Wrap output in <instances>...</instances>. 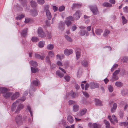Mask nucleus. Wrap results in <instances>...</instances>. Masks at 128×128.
Instances as JSON below:
<instances>
[{"mask_svg":"<svg viewBox=\"0 0 128 128\" xmlns=\"http://www.w3.org/2000/svg\"><path fill=\"white\" fill-rule=\"evenodd\" d=\"M115 85L118 87H120L122 86V84L120 82H116Z\"/></svg>","mask_w":128,"mask_h":128,"instance_id":"nucleus-34","label":"nucleus"},{"mask_svg":"<svg viewBox=\"0 0 128 128\" xmlns=\"http://www.w3.org/2000/svg\"><path fill=\"white\" fill-rule=\"evenodd\" d=\"M52 8L54 12L58 10V8L56 6H53Z\"/></svg>","mask_w":128,"mask_h":128,"instance_id":"nucleus-64","label":"nucleus"},{"mask_svg":"<svg viewBox=\"0 0 128 128\" xmlns=\"http://www.w3.org/2000/svg\"><path fill=\"white\" fill-rule=\"evenodd\" d=\"M40 84V82L38 80H34L33 81L32 83L30 88V93L31 95V93L32 92V91H34L36 90V89L33 85L36 86H38Z\"/></svg>","mask_w":128,"mask_h":128,"instance_id":"nucleus-1","label":"nucleus"},{"mask_svg":"<svg viewBox=\"0 0 128 128\" xmlns=\"http://www.w3.org/2000/svg\"><path fill=\"white\" fill-rule=\"evenodd\" d=\"M65 37L67 41L70 42H72L73 40L68 35H65Z\"/></svg>","mask_w":128,"mask_h":128,"instance_id":"nucleus-31","label":"nucleus"},{"mask_svg":"<svg viewBox=\"0 0 128 128\" xmlns=\"http://www.w3.org/2000/svg\"><path fill=\"white\" fill-rule=\"evenodd\" d=\"M46 62L50 66L51 65V64L50 61L48 57L47 56L46 59Z\"/></svg>","mask_w":128,"mask_h":128,"instance_id":"nucleus-46","label":"nucleus"},{"mask_svg":"<svg viewBox=\"0 0 128 128\" xmlns=\"http://www.w3.org/2000/svg\"><path fill=\"white\" fill-rule=\"evenodd\" d=\"M104 6L107 7H110L112 6V5L108 3H104L103 4Z\"/></svg>","mask_w":128,"mask_h":128,"instance_id":"nucleus-43","label":"nucleus"},{"mask_svg":"<svg viewBox=\"0 0 128 128\" xmlns=\"http://www.w3.org/2000/svg\"><path fill=\"white\" fill-rule=\"evenodd\" d=\"M122 23L123 24H126L128 22V20L126 19L123 16L122 17Z\"/></svg>","mask_w":128,"mask_h":128,"instance_id":"nucleus-52","label":"nucleus"},{"mask_svg":"<svg viewBox=\"0 0 128 128\" xmlns=\"http://www.w3.org/2000/svg\"><path fill=\"white\" fill-rule=\"evenodd\" d=\"M87 110L86 109L84 108L80 112V114L82 116L84 115L86 113Z\"/></svg>","mask_w":128,"mask_h":128,"instance_id":"nucleus-29","label":"nucleus"},{"mask_svg":"<svg viewBox=\"0 0 128 128\" xmlns=\"http://www.w3.org/2000/svg\"><path fill=\"white\" fill-rule=\"evenodd\" d=\"M32 72L34 73H36L38 72V68H34L31 67Z\"/></svg>","mask_w":128,"mask_h":128,"instance_id":"nucleus-36","label":"nucleus"},{"mask_svg":"<svg viewBox=\"0 0 128 128\" xmlns=\"http://www.w3.org/2000/svg\"><path fill=\"white\" fill-rule=\"evenodd\" d=\"M56 75L60 78L63 77L64 76V74L59 70L56 72Z\"/></svg>","mask_w":128,"mask_h":128,"instance_id":"nucleus-22","label":"nucleus"},{"mask_svg":"<svg viewBox=\"0 0 128 128\" xmlns=\"http://www.w3.org/2000/svg\"><path fill=\"white\" fill-rule=\"evenodd\" d=\"M118 65L117 64H114L112 66L111 70V71L113 72L118 67Z\"/></svg>","mask_w":128,"mask_h":128,"instance_id":"nucleus-49","label":"nucleus"},{"mask_svg":"<svg viewBox=\"0 0 128 128\" xmlns=\"http://www.w3.org/2000/svg\"><path fill=\"white\" fill-rule=\"evenodd\" d=\"M64 78L66 80L67 82H68L70 81V77L68 76H65Z\"/></svg>","mask_w":128,"mask_h":128,"instance_id":"nucleus-53","label":"nucleus"},{"mask_svg":"<svg viewBox=\"0 0 128 128\" xmlns=\"http://www.w3.org/2000/svg\"><path fill=\"white\" fill-rule=\"evenodd\" d=\"M24 107V105L23 104H20L19 105L17 108L15 113L17 114L19 113L21 110Z\"/></svg>","mask_w":128,"mask_h":128,"instance_id":"nucleus-10","label":"nucleus"},{"mask_svg":"<svg viewBox=\"0 0 128 128\" xmlns=\"http://www.w3.org/2000/svg\"><path fill=\"white\" fill-rule=\"evenodd\" d=\"M96 102L97 105L98 106H101L102 105V103L98 100H96Z\"/></svg>","mask_w":128,"mask_h":128,"instance_id":"nucleus-58","label":"nucleus"},{"mask_svg":"<svg viewBox=\"0 0 128 128\" xmlns=\"http://www.w3.org/2000/svg\"><path fill=\"white\" fill-rule=\"evenodd\" d=\"M48 56L50 58H53L54 57V56L53 51H50L48 53Z\"/></svg>","mask_w":128,"mask_h":128,"instance_id":"nucleus-39","label":"nucleus"},{"mask_svg":"<svg viewBox=\"0 0 128 128\" xmlns=\"http://www.w3.org/2000/svg\"><path fill=\"white\" fill-rule=\"evenodd\" d=\"M45 42L44 41L40 42L38 44V46L40 48H43L44 46Z\"/></svg>","mask_w":128,"mask_h":128,"instance_id":"nucleus-26","label":"nucleus"},{"mask_svg":"<svg viewBox=\"0 0 128 128\" xmlns=\"http://www.w3.org/2000/svg\"><path fill=\"white\" fill-rule=\"evenodd\" d=\"M12 93L11 92H9L8 91L6 92L4 94L3 96L4 98H10L12 95Z\"/></svg>","mask_w":128,"mask_h":128,"instance_id":"nucleus-13","label":"nucleus"},{"mask_svg":"<svg viewBox=\"0 0 128 128\" xmlns=\"http://www.w3.org/2000/svg\"><path fill=\"white\" fill-rule=\"evenodd\" d=\"M86 81H84L82 82V84L81 85V86L82 90H84V85L83 83L85 84L86 83Z\"/></svg>","mask_w":128,"mask_h":128,"instance_id":"nucleus-61","label":"nucleus"},{"mask_svg":"<svg viewBox=\"0 0 128 128\" xmlns=\"http://www.w3.org/2000/svg\"><path fill=\"white\" fill-rule=\"evenodd\" d=\"M104 122L106 125V128H110V125L109 122L106 120H104Z\"/></svg>","mask_w":128,"mask_h":128,"instance_id":"nucleus-30","label":"nucleus"},{"mask_svg":"<svg viewBox=\"0 0 128 128\" xmlns=\"http://www.w3.org/2000/svg\"><path fill=\"white\" fill-rule=\"evenodd\" d=\"M71 92V96L73 98H75L78 96V95L76 93H74L72 91Z\"/></svg>","mask_w":128,"mask_h":128,"instance_id":"nucleus-41","label":"nucleus"},{"mask_svg":"<svg viewBox=\"0 0 128 128\" xmlns=\"http://www.w3.org/2000/svg\"><path fill=\"white\" fill-rule=\"evenodd\" d=\"M56 64L58 66H63L62 63L60 61H58L56 63Z\"/></svg>","mask_w":128,"mask_h":128,"instance_id":"nucleus-59","label":"nucleus"},{"mask_svg":"<svg viewBox=\"0 0 128 128\" xmlns=\"http://www.w3.org/2000/svg\"><path fill=\"white\" fill-rule=\"evenodd\" d=\"M123 58V60H122V61L124 62H126L128 60V58L127 57H124Z\"/></svg>","mask_w":128,"mask_h":128,"instance_id":"nucleus-62","label":"nucleus"},{"mask_svg":"<svg viewBox=\"0 0 128 128\" xmlns=\"http://www.w3.org/2000/svg\"><path fill=\"white\" fill-rule=\"evenodd\" d=\"M24 15L23 14H21L17 17L16 18L17 20H20L22 18H24Z\"/></svg>","mask_w":128,"mask_h":128,"instance_id":"nucleus-47","label":"nucleus"},{"mask_svg":"<svg viewBox=\"0 0 128 128\" xmlns=\"http://www.w3.org/2000/svg\"><path fill=\"white\" fill-rule=\"evenodd\" d=\"M76 55L77 58L78 59L80 58V52H76Z\"/></svg>","mask_w":128,"mask_h":128,"instance_id":"nucleus-55","label":"nucleus"},{"mask_svg":"<svg viewBox=\"0 0 128 128\" xmlns=\"http://www.w3.org/2000/svg\"><path fill=\"white\" fill-rule=\"evenodd\" d=\"M119 125L120 126H124L126 127L127 128H128V122H121L119 124Z\"/></svg>","mask_w":128,"mask_h":128,"instance_id":"nucleus-32","label":"nucleus"},{"mask_svg":"<svg viewBox=\"0 0 128 128\" xmlns=\"http://www.w3.org/2000/svg\"><path fill=\"white\" fill-rule=\"evenodd\" d=\"M88 126L90 128H100V126L96 123L92 124V123H89Z\"/></svg>","mask_w":128,"mask_h":128,"instance_id":"nucleus-9","label":"nucleus"},{"mask_svg":"<svg viewBox=\"0 0 128 128\" xmlns=\"http://www.w3.org/2000/svg\"><path fill=\"white\" fill-rule=\"evenodd\" d=\"M32 16H36L38 15L37 11L35 10H32L31 12Z\"/></svg>","mask_w":128,"mask_h":128,"instance_id":"nucleus-23","label":"nucleus"},{"mask_svg":"<svg viewBox=\"0 0 128 128\" xmlns=\"http://www.w3.org/2000/svg\"><path fill=\"white\" fill-rule=\"evenodd\" d=\"M77 28V27L76 26H73L72 28V30L73 31H75Z\"/></svg>","mask_w":128,"mask_h":128,"instance_id":"nucleus-63","label":"nucleus"},{"mask_svg":"<svg viewBox=\"0 0 128 128\" xmlns=\"http://www.w3.org/2000/svg\"><path fill=\"white\" fill-rule=\"evenodd\" d=\"M31 6L32 7L34 8L37 6V4L36 2L33 1H32L30 2Z\"/></svg>","mask_w":128,"mask_h":128,"instance_id":"nucleus-35","label":"nucleus"},{"mask_svg":"<svg viewBox=\"0 0 128 128\" xmlns=\"http://www.w3.org/2000/svg\"><path fill=\"white\" fill-rule=\"evenodd\" d=\"M110 33V31L107 29L105 30H104V34L103 36L104 37H106L109 35Z\"/></svg>","mask_w":128,"mask_h":128,"instance_id":"nucleus-21","label":"nucleus"},{"mask_svg":"<svg viewBox=\"0 0 128 128\" xmlns=\"http://www.w3.org/2000/svg\"><path fill=\"white\" fill-rule=\"evenodd\" d=\"M20 1L22 2L21 3L24 6H27V4L26 3V0H20Z\"/></svg>","mask_w":128,"mask_h":128,"instance_id":"nucleus-44","label":"nucleus"},{"mask_svg":"<svg viewBox=\"0 0 128 128\" xmlns=\"http://www.w3.org/2000/svg\"><path fill=\"white\" fill-rule=\"evenodd\" d=\"M108 89L109 91L110 92H112L114 90L112 86H109Z\"/></svg>","mask_w":128,"mask_h":128,"instance_id":"nucleus-56","label":"nucleus"},{"mask_svg":"<svg viewBox=\"0 0 128 128\" xmlns=\"http://www.w3.org/2000/svg\"><path fill=\"white\" fill-rule=\"evenodd\" d=\"M73 18L72 16H70L66 18V20L65 23L68 27L71 24V21H73Z\"/></svg>","mask_w":128,"mask_h":128,"instance_id":"nucleus-6","label":"nucleus"},{"mask_svg":"<svg viewBox=\"0 0 128 128\" xmlns=\"http://www.w3.org/2000/svg\"><path fill=\"white\" fill-rule=\"evenodd\" d=\"M34 56L36 58L38 59H41L42 60H44L45 57V56H41L40 55L37 54H35Z\"/></svg>","mask_w":128,"mask_h":128,"instance_id":"nucleus-15","label":"nucleus"},{"mask_svg":"<svg viewBox=\"0 0 128 128\" xmlns=\"http://www.w3.org/2000/svg\"><path fill=\"white\" fill-rule=\"evenodd\" d=\"M83 93L84 95L87 98H88L89 97V95L88 93L86 92H83Z\"/></svg>","mask_w":128,"mask_h":128,"instance_id":"nucleus-60","label":"nucleus"},{"mask_svg":"<svg viewBox=\"0 0 128 128\" xmlns=\"http://www.w3.org/2000/svg\"><path fill=\"white\" fill-rule=\"evenodd\" d=\"M16 102H15L12 105L11 110L12 112L16 111V108L17 104Z\"/></svg>","mask_w":128,"mask_h":128,"instance_id":"nucleus-17","label":"nucleus"},{"mask_svg":"<svg viewBox=\"0 0 128 128\" xmlns=\"http://www.w3.org/2000/svg\"><path fill=\"white\" fill-rule=\"evenodd\" d=\"M20 94L18 92H16L12 96V100H14L19 96Z\"/></svg>","mask_w":128,"mask_h":128,"instance_id":"nucleus-19","label":"nucleus"},{"mask_svg":"<svg viewBox=\"0 0 128 128\" xmlns=\"http://www.w3.org/2000/svg\"><path fill=\"white\" fill-rule=\"evenodd\" d=\"M89 62L86 60H84L82 62V65L85 67H87L88 66V65L89 64Z\"/></svg>","mask_w":128,"mask_h":128,"instance_id":"nucleus-27","label":"nucleus"},{"mask_svg":"<svg viewBox=\"0 0 128 128\" xmlns=\"http://www.w3.org/2000/svg\"><path fill=\"white\" fill-rule=\"evenodd\" d=\"M80 11H76L75 14L74 15L73 18L74 20H77L79 19L80 18Z\"/></svg>","mask_w":128,"mask_h":128,"instance_id":"nucleus-12","label":"nucleus"},{"mask_svg":"<svg viewBox=\"0 0 128 128\" xmlns=\"http://www.w3.org/2000/svg\"><path fill=\"white\" fill-rule=\"evenodd\" d=\"M68 120L70 124H72L74 121L72 117L70 115L68 116Z\"/></svg>","mask_w":128,"mask_h":128,"instance_id":"nucleus-24","label":"nucleus"},{"mask_svg":"<svg viewBox=\"0 0 128 128\" xmlns=\"http://www.w3.org/2000/svg\"><path fill=\"white\" fill-rule=\"evenodd\" d=\"M26 110H28L29 111L30 114L31 116H33L32 112L31 111V108L30 106H28L27 107Z\"/></svg>","mask_w":128,"mask_h":128,"instance_id":"nucleus-50","label":"nucleus"},{"mask_svg":"<svg viewBox=\"0 0 128 128\" xmlns=\"http://www.w3.org/2000/svg\"><path fill=\"white\" fill-rule=\"evenodd\" d=\"M108 118L112 124L114 125L115 124V122L118 123L117 119L114 115H113L112 117L110 116H108Z\"/></svg>","mask_w":128,"mask_h":128,"instance_id":"nucleus-4","label":"nucleus"},{"mask_svg":"<svg viewBox=\"0 0 128 128\" xmlns=\"http://www.w3.org/2000/svg\"><path fill=\"white\" fill-rule=\"evenodd\" d=\"M80 28L82 29L80 30V35L81 36H84L85 34L87 36H88L89 35V33L88 32L85 30L86 29V27L83 26H80L79 27Z\"/></svg>","mask_w":128,"mask_h":128,"instance_id":"nucleus-2","label":"nucleus"},{"mask_svg":"<svg viewBox=\"0 0 128 128\" xmlns=\"http://www.w3.org/2000/svg\"><path fill=\"white\" fill-rule=\"evenodd\" d=\"M73 52V51L72 50H68L66 49L64 51V54H65L67 56H68L72 54Z\"/></svg>","mask_w":128,"mask_h":128,"instance_id":"nucleus-11","label":"nucleus"},{"mask_svg":"<svg viewBox=\"0 0 128 128\" xmlns=\"http://www.w3.org/2000/svg\"><path fill=\"white\" fill-rule=\"evenodd\" d=\"M28 29L26 28L23 30L22 33L21 35L25 37L27 35V33Z\"/></svg>","mask_w":128,"mask_h":128,"instance_id":"nucleus-25","label":"nucleus"},{"mask_svg":"<svg viewBox=\"0 0 128 128\" xmlns=\"http://www.w3.org/2000/svg\"><path fill=\"white\" fill-rule=\"evenodd\" d=\"M80 109L79 106L77 104L74 105L73 107V111L74 112H78Z\"/></svg>","mask_w":128,"mask_h":128,"instance_id":"nucleus-18","label":"nucleus"},{"mask_svg":"<svg viewBox=\"0 0 128 128\" xmlns=\"http://www.w3.org/2000/svg\"><path fill=\"white\" fill-rule=\"evenodd\" d=\"M65 8V7L64 6H60L59 8V10L60 12H61L64 11Z\"/></svg>","mask_w":128,"mask_h":128,"instance_id":"nucleus-54","label":"nucleus"},{"mask_svg":"<svg viewBox=\"0 0 128 128\" xmlns=\"http://www.w3.org/2000/svg\"><path fill=\"white\" fill-rule=\"evenodd\" d=\"M32 40L33 42H36L39 41L38 38L36 37H33L32 38Z\"/></svg>","mask_w":128,"mask_h":128,"instance_id":"nucleus-40","label":"nucleus"},{"mask_svg":"<svg viewBox=\"0 0 128 128\" xmlns=\"http://www.w3.org/2000/svg\"><path fill=\"white\" fill-rule=\"evenodd\" d=\"M26 99V98L25 96H24L21 99L17 100H16V102L17 103H18L19 102H24L25 100Z\"/></svg>","mask_w":128,"mask_h":128,"instance_id":"nucleus-38","label":"nucleus"},{"mask_svg":"<svg viewBox=\"0 0 128 128\" xmlns=\"http://www.w3.org/2000/svg\"><path fill=\"white\" fill-rule=\"evenodd\" d=\"M30 64L32 66L34 67H36L38 65L37 62L34 61H30Z\"/></svg>","mask_w":128,"mask_h":128,"instance_id":"nucleus-33","label":"nucleus"},{"mask_svg":"<svg viewBox=\"0 0 128 128\" xmlns=\"http://www.w3.org/2000/svg\"><path fill=\"white\" fill-rule=\"evenodd\" d=\"M118 79V77L117 75H113V77L112 78L111 80L112 82H114L116 80H117Z\"/></svg>","mask_w":128,"mask_h":128,"instance_id":"nucleus-28","label":"nucleus"},{"mask_svg":"<svg viewBox=\"0 0 128 128\" xmlns=\"http://www.w3.org/2000/svg\"><path fill=\"white\" fill-rule=\"evenodd\" d=\"M15 121L16 123L19 125L22 124V116L19 115L17 116L15 119Z\"/></svg>","mask_w":128,"mask_h":128,"instance_id":"nucleus-7","label":"nucleus"},{"mask_svg":"<svg viewBox=\"0 0 128 128\" xmlns=\"http://www.w3.org/2000/svg\"><path fill=\"white\" fill-rule=\"evenodd\" d=\"M37 2L38 4L40 5H43L45 2L44 0H37Z\"/></svg>","mask_w":128,"mask_h":128,"instance_id":"nucleus-45","label":"nucleus"},{"mask_svg":"<svg viewBox=\"0 0 128 128\" xmlns=\"http://www.w3.org/2000/svg\"><path fill=\"white\" fill-rule=\"evenodd\" d=\"M99 86V84L96 83L92 82L90 84V87L92 89L98 88Z\"/></svg>","mask_w":128,"mask_h":128,"instance_id":"nucleus-8","label":"nucleus"},{"mask_svg":"<svg viewBox=\"0 0 128 128\" xmlns=\"http://www.w3.org/2000/svg\"><path fill=\"white\" fill-rule=\"evenodd\" d=\"M73 6L72 7V9L76 8H79L80 6L81 5L78 4H73Z\"/></svg>","mask_w":128,"mask_h":128,"instance_id":"nucleus-42","label":"nucleus"},{"mask_svg":"<svg viewBox=\"0 0 128 128\" xmlns=\"http://www.w3.org/2000/svg\"><path fill=\"white\" fill-rule=\"evenodd\" d=\"M89 7L94 15H96L98 13V9L96 6H89Z\"/></svg>","mask_w":128,"mask_h":128,"instance_id":"nucleus-3","label":"nucleus"},{"mask_svg":"<svg viewBox=\"0 0 128 128\" xmlns=\"http://www.w3.org/2000/svg\"><path fill=\"white\" fill-rule=\"evenodd\" d=\"M46 12L48 19L49 20H51L52 18V16L50 11L48 10L47 9L46 11Z\"/></svg>","mask_w":128,"mask_h":128,"instance_id":"nucleus-14","label":"nucleus"},{"mask_svg":"<svg viewBox=\"0 0 128 128\" xmlns=\"http://www.w3.org/2000/svg\"><path fill=\"white\" fill-rule=\"evenodd\" d=\"M120 69L116 70L113 73V75H117L120 72Z\"/></svg>","mask_w":128,"mask_h":128,"instance_id":"nucleus-57","label":"nucleus"},{"mask_svg":"<svg viewBox=\"0 0 128 128\" xmlns=\"http://www.w3.org/2000/svg\"><path fill=\"white\" fill-rule=\"evenodd\" d=\"M96 34L100 36L101 34L103 32V30L100 29H98L95 31Z\"/></svg>","mask_w":128,"mask_h":128,"instance_id":"nucleus-20","label":"nucleus"},{"mask_svg":"<svg viewBox=\"0 0 128 128\" xmlns=\"http://www.w3.org/2000/svg\"><path fill=\"white\" fill-rule=\"evenodd\" d=\"M54 47V45L53 44H48L47 46V48L48 50H52Z\"/></svg>","mask_w":128,"mask_h":128,"instance_id":"nucleus-37","label":"nucleus"},{"mask_svg":"<svg viewBox=\"0 0 128 128\" xmlns=\"http://www.w3.org/2000/svg\"><path fill=\"white\" fill-rule=\"evenodd\" d=\"M38 31L39 36L41 38H44L46 37V34L44 32L42 28L39 27L38 29Z\"/></svg>","mask_w":128,"mask_h":128,"instance_id":"nucleus-5","label":"nucleus"},{"mask_svg":"<svg viewBox=\"0 0 128 128\" xmlns=\"http://www.w3.org/2000/svg\"><path fill=\"white\" fill-rule=\"evenodd\" d=\"M64 23L63 22H61L59 25V28L61 30H63L64 29Z\"/></svg>","mask_w":128,"mask_h":128,"instance_id":"nucleus-16","label":"nucleus"},{"mask_svg":"<svg viewBox=\"0 0 128 128\" xmlns=\"http://www.w3.org/2000/svg\"><path fill=\"white\" fill-rule=\"evenodd\" d=\"M24 15L23 14H21L17 17L16 18L17 20H20L22 18H24Z\"/></svg>","mask_w":128,"mask_h":128,"instance_id":"nucleus-48","label":"nucleus"},{"mask_svg":"<svg viewBox=\"0 0 128 128\" xmlns=\"http://www.w3.org/2000/svg\"><path fill=\"white\" fill-rule=\"evenodd\" d=\"M47 38L48 39H50L52 38V34L51 32H48L47 33Z\"/></svg>","mask_w":128,"mask_h":128,"instance_id":"nucleus-51","label":"nucleus"}]
</instances>
